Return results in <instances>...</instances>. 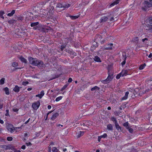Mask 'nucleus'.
Here are the masks:
<instances>
[{"label": "nucleus", "instance_id": "1", "mask_svg": "<svg viewBox=\"0 0 152 152\" xmlns=\"http://www.w3.org/2000/svg\"><path fill=\"white\" fill-rule=\"evenodd\" d=\"M30 63L33 65L37 66L38 67H44L45 65L43 62L36 58L29 57L28 58Z\"/></svg>", "mask_w": 152, "mask_h": 152}, {"label": "nucleus", "instance_id": "2", "mask_svg": "<svg viewBox=\"0 0 152 152\" xmlns=\"http://www.w3.org/2000/svg\"><path fill=\"white\" fill-rule=\"evenodd\" d=\"M108 76L107 78L104 80H102V83L104 84H107L113 78V72H108Z\"/></svg>", "mask_w": 152, "mask_h": 152}, {"label": "nucleus", "instance_id": "3", "mask_svg": "<svg viewBox=\"0 0 152 152\" xmlns=\"http://www.w3.org/2000/svg\"><path fill=\"white\" fill-rule=\"evenodd\" d=\"M70 5L71 4H66L63 5L61 4L58 3L57 4L56 7L62 9V10H64L70 7Z\"/></svg>", "mask_w": 152, "mask_h": 152}, {"label": "nucleus", "instance_id": "4", "mask_svg": "<svg viewBox=\"0 0 152 152\" xmlns=\"http://www.w3.org/2000/svg\"><path fill=\"white\" fill-rule=\"evenodd\" d=\"M40 105V102L39 101L33 103L32 104V108L35 110H37L39 107Z\"/></svg>", "mask_w": 152, "mask_h": 152}, {"label": "nucleus", "instance_id": "5", "mask_svg": "<svg viewBox=\"0 0 152 152\" xmlns=\"http://www.w3.org/2000/svg\"><path fill=\"white\" fill-rule=\"evenodd\" d=\"M113 47V43L109 44L107 45L104 46V50H112Z\"/></svg>", "mask_w": 152, "mask_h": 152}, {"label": "nucleus", "instance_id": "6", "mask_svg": "<svg viewBox=\"0 0 152 152\" xmlns=\"http://www.w3.org/2000/svg\"><path fill=\"white\" fill-rule=\"evenodd\" d=\"M39 24V23L38 22L32 23L31 24V27H33V29L34 30L38 29L39 26H37Z\"/></svg>", "mask_w": 152, "mask_h": 152}, {"label": "nucleus", "instance_id": "7", "mask_svg": "<svg viewBox=\"0 0 152 152\" xmlns=\"http://www.w3.org/2000/svg\"><path fill=\"white\" fill-rule=\"evenodd\" d=\"M109 16H104L102 17L100 20V23H104L109 18Z\"/></svg>", "mask_w": 152, "mask_h": 152}, {"label": "nucleus", "instance_id": "8", "mask_svg": "<svg viewBox=\"0 0 152 152\" xmlns=\"http://www.w3.org/2000/svg\"><path fill=\"white\" fill-rule=\"evenodd\" d=\"M50 0H45L44 1H42L39 3V4L40 5H49L50 2H49Z\"/></svg>", "mask_w": 152, "mask_h": 152}, {"label": "nucleus", "instance_id": "9", "mask_svg": "<svg viewBox=\"0 0 152 152\" xmlns=\"http://www.w3.org/2000/svg\"><path fill=\"white\" fill-rule=\"evenodd\" d=\"M98 44L97 42H93V45L91 46V50L93 51L95 50L96 47L98 46Z\"/></svg>", "mask_w": 152, "mask_h": 152}, {"label": "nucleus", "instance_id": "10", "mask_svg": "<svg viewBox=\"0 0 152 152\" xmlns=\"http://www.w3.org/2000/svg\"><path fill=\"white\" fill-rule=\"evenodd\" d=\"M18 64L17 62H14L12 63V66L13 67H15V68L14 69V70H15L17 69H21V68L20 67H16L18 66Z\"/></svg>", "mask_w": 152, "mask_h": 152}, {"label": "nucleus", "instance_id": "11", "mask_svg": "<svg viewBox=\"0 0 152 152\" xmlns=\"http://www.w3.org/2000/svg\"><path fill=\"white\" fill-rule=\"evenodd\" d=\"M115 124L116 129H117V130L120 132H122L123 130L122 129L121 126H119V125L118 123V122H116V123H115Z\"/></svg>", "mask_w": 152, "mask_h": 152}, {"label": "nucleus", "instance_id": "12", "mask_svg": "<svg viewBox=\"0 0 152 152\" xmlns=\"http://www.w3.org/2000/svg\"><path fill=\"white\" fill-rule=\"evenodd\" d=\"M59 114L58 113H56L54 114L51 118V119L52 120H54L58 116Z\"/></svg>", "mask_w": 152, "mask_h": 152}, {"label": "nucleus", "instance_id": "13", "mask_svg": "<svg viewBox=\"0 0 152 152\" xmlns=\"http://www.w3.org/2000/svg\"><path fill=\"white\" fill-rule=\"evenodd\" d=\"M128 72L127 70H123L121 72V74H122V76L123 77L128 75Z\"/></svg>", "mask_w": 152, "mask_h": 152}, {"label": "nucleus", "instance_id": "14", "mask_svg": "<svg viewBox=\"0 0 152 152\" xmlns=\"http://www.w3.org/2000/svg\"><path fill=\"white\" fill-rule=\"evenodd\" d=\"M129 94V92L127 91L125 94V96L123 97L121 99V100H125L126 99L128 98V95Z\"/></svg>", "mask_w": 152, "mask_h": 152}, {"label": "nucleus", "instance_id": "15", "mask_svg": "<svg viewBox=\"0 0 152 152\" xmlns=\"http://www.w3.org/2000/svg\"><path fill=\"white\" fill-rule=\"evenodd\" d=\"M145 4L147 5L148 8L152 7V2H149L148 1H145L144 2Z\"/></svg>", "mask_w": 152, "mask_h": 152}, {"label": "nucleus", "instance_id": "16", "mask_svg": "<svg viewBox=\"0 0 152 152\" xmlns=\"http://www.w3.org/2000/svg\"><path fill=\"white\" fill-rule=\"evenodd\" d=\"M20 88L18 86H16L13 89V90L15 92L18 93L20 91Z\"/></svg>", "mask_w": 152, "mask_h": 152}, {"label": "nucleus", "instance_id": "17", "mask_svg": "<svg viewBox=\"0 0 152 152\" xmlns=\"http://www.w3.org/2000/svg\"><path fill=\"white\" fill-rule=\"evenodd\" d=\"M19 59L22 62L25 63H26L27 62L26 60L22 56H20L19 58Z\"/></svg>", "mask_w": 152, "mask_h": 152}, {"label": "nucleus", "instance_id": "18", "mask_svg": "<svg viewBox=\"0 0 152 152\" xmlns=\"http://www.w3.org/2000/svg\"><path fill=\"white\" fill-rule=\"evenodd\" d=\"M94 60L95 61L97 62H101V61L100 58L97 56L94 57Z\"/></svg>", "mask_w": 152, "mask_h": 152}, {"label": "nucleus", "instance_id": "19", "mask_svg": "<svg viewBox=\"0 0 152 152\" xmlns=\"http://www.w3.org/2000/svg\"><path fill=\"white\" fill-rule=\"evenodd\" d=\"M7 150L8 149H11L12 150H14V147L12 145H6Z\"/></svg>", "mask_w": 152, "mask_h": 152}, {"label": "nucleus", "instance_id": "20", "mask_svg": "<svg viewBox=\"0 0 152 152\" xmlns=\"http://www.w3.org/2000/svg\"><path fill=\"white\" fill-rule=\"evenodd\" d=\"M99 89H100V88L99 87L96 86H94V87L91 88V90L92 91H96V90H99Z\"/></svg>", "mask_w": 152, "mask_h": 152}, {"label": "nucleus", "instance_id": "21", "mask_svg": "<svg viewBox=\"0 0 152 152\" xmlns=\"http://www.w3.org/2000/svg\"><path fill=\"white\" fill-rule=\"evenodd\" d=\"M38 29V30L40 31H41L45 32H46L48 30V29H47V28L43 27H42V28H39Z\"/></svg>", "mask_w": 152, "mask_h": 152}, {"label": "nucleus", "instance_id": "22", "mask_svg": "<svg viewBox=\"0 0 152 152\" xmlns=\"http://www.w3.org/2000/svg\"><path fill=\"white\" fill-rule=\"evenodd\" d=\"M120 0H116L113 3H112L110 4V6H114L115 4H118L119 3V2Z\"/></svg>", "mask_w": 152, "mask_h": 152}, {"label": "nucleus", "instance_id": "23", "mask_svg": "<svg viewBox=\"0 0 152 152\" xmlns=\"http://www.w3.org/2000/svg\"><path fill=\"white\" fill-rule=\"evenodd\" d=\"M107 127L109 130H112L113 129V126L111 124H108L107 126Z\"/></svg>", "mask_w": 152, "mask_h": 152}, {"label": "nucleus", "instance_id": "24", "mask_svg": "<svg viewBox=\"0 0 152 152\" xmlns=\"http://www.w3.org/2000/svg\"><path fill=\"white\" fill-rule=\"evenodd\" d=\"M4 91L5 92L6 94L8 95L10 94L9 89L7 87H6L4 88Z\"/></svg>", "mask_w": 152, "mask_h": 152}, {"label": "nucleus", "instance_id": "25", "mask_svg": "<svg viewBox=\"0 0 152 152\" xmlns=\"http://www.w3.org/2000/svg\"><path fill=\"white\" fill-rule=\"evenodd\" d=\"M15 12V10H12V11L10 13H9L7 15L8 16H10V17L12 16L13 15V14H14Z\"/></svg>", "mask_w": 152, "mask_h": 152}, {"label": "nucleus", "instance_id": "26", "mask_svg": "<svg viewBox=\"0 0 152 152\" xmlns=\"http://www.w3.org/2000/svg\"><path fill=\"white\" fill-rule=\"evenodd\" d=\"M122 57H123V59L124 60H126L127 58L126 53L125 52L123 53H122Z\"/></svg>", "mask_w": 152, "mask_h": 152}, {"label": "nucleus", "instance_id": "27", "mask_svg": "<svg viewBox=\"0 0 152 152\" xmlns=\"http://www.w3.org/2000/svg\"><path fill=\"white\" fill-rule=\"evenodd\" d=\"M84 134V132L82 131H80L79 133H78L77 135V138H79L81 136H83Z\"/></svg>", "mask_w": 152, "mask_h": 152}, {"label": "nucleus", "instance_id": "28", "mask_svg": "<svg viewBox=\"0 0 152 152\" xmlns=\"http://www.w3.org/2000/svg\"><path fill=\"white\" fill-rule=\"evenodd\" d=\"M113 68L112 65H108V72H112L111 70Z\"/></svg>", "mask_w": 152, "mask_h": 152}, {"label": "nucleus", "instance_id": "29", "mask_svg": "<svg viewBox=\"0 0 152 152\" xmlns=\"http://www.w3.org/2000/svg\"><path fill=\"white\" fill-rule=\"evenodd\" d=\"M71 19L72 20L75 19L77 18H78L79 17V15L77 16H72L70 15L69 16Z\"/></svg>", "mask_w": 152, "mask_h": 152}, {"label": "nucleus", "instance_id": "30", "mask_svg": "<svg viewBox=\"0 0 152 152\" xmlns=\"http://www.w3.org/2000/svg\"><path fill=\"white\" fill-rule=\"evenodd\" d=\"M138 38L137 37H136L133 39V41L136 43H137L138 42Z\"/></svg>", "mask_w": 152, "mask_h": 152}, {"label": "nucleus", "instance_id": "31", "mask_svg": "<svg viewBox=\"0 0 152 152\" xmlns=\"http://www.w3.org/2000/svg\"><path fill=\"white\" fill-rule=\"evenodd\" d=\"M23 18L22 16H19L17 17V20L19 22L22 21L23 20Z\"/></svg>", "mask_w": 152, "mask_h": 152}, {"label": "nucleus", "instance_id": "32", "mask_svg": "<svg viewBox=\"0 0 152 152\" xmlns=\"http://www.w3.org/2000/svg\"><path fill=\"white\" fill-rule=\"evenodd\" d=\"M129 124L128 122L125 123L123 124V126L126 127V129H127V128H129Z\"/></svg>", "mask_w": 152, "mask_h": 152}, {"label": "nucleus", "instance_id": "33", "mask_svg": "<svg viewBox=\"0 0 152 152\" xmlns=\"http://www.w3.org/2000/svg\"><path fill=\"white\" fill-rule=\"evenodd\" d=\"M8 22L10 24H12L15 23L16 22V21L14 20H11L8 21Z\"/></svg>", "mask_w": 152, "mask_h": 152}, {"label": "nucleus", "instance_id": "34", "mask_svg": "<svg viewBox=\"0 0 152 152\" xmlns=\"http://www.w3.org/2000/svg\"><path fill=\"white\" fill-rule=\"evenodd\" d=\"M4 13H4V11H0V17L3 19H4V17L3 16V15L4 14Z\"/></svg>", "mask_w": 152, "mask_h": 152}, {"label": "nucleus", "instance_id": "35", "mask_svg": "<svg viewBox=\"0 0 152 152\" xmlns=\"http://www.w3.org/2000/svg\"><path fill=\"white\" fill-rule=\"evenodd\" d=\"M146 66V65L145 64H143L141 65L139 68V69L140 70H142L143 69L145 66Z\"/></svg>", "mask_w": 152, "mask_h": 152}, {"label": "nucleus", "instance_id": "36", "mask_svg": "<svg viewBox=\"0 0 152 152\" xmlns=\"http://www.w3.org/2000/svg\"><path fill=\"white\" fill-rule=\"evenodd\" d=\"M5 80V78H2L0 80V83L2 85L4 83Z\"/></svg>", "mask_w": 152, "mask_h": 152}, {"label": "nucleus", "instance_id": "37", "mask_svg": "<svg viewBox=\"0 0 152 152\" xmlns=\"http://www.w3.org/2000/svg\"><path fill=\"white\" fill-rule=\"evenodd\" d=\"M111 120L115 122V123H116V122H117V121L116 120V118H115L112 117H111Z\"/></svg>", "mask_w": 152, "mask_h": 152}, {"label": "nucleus", "instance_id": "38", "mask_svg": "<svg viewBox=\"0 0 152 152\" xmlns=\"http://www.w3.org/2000/svg\"><path fill=\"white\" fill-rule=\"evenodd\" d=\"M53 152H58V150L56 147H53L52 150Z\"/></svg>", "mask_w": 152, "mask_h": 152}, {"label": "nucleus", "instance_id": "39", "mask_svg": "<svg viewBox=\"0 0 152 152\" xmlns=\"http://www.w3.org/2000/svg\"><path fill=\"white\" fill-rule=\"evenodd\" d=\"M127 129L128 130L129 132L131 133H132L133 132V130L132 129L130 128L129 127L127 128Z\"/></svg>", "mask_w": 152, "mask_h": 152}, {"label": "nucleus", "instance_id": "40", "mask_svg": "<svg viewBox=\"0 0 152 152\" xmlns=\"http://www.w3.org/2000/svg\"><path fill=\"white\" fill-rule=\"evenodd\" d=\"M62 98V96H59L58 97H57L56 99V101H57V102H58V101H59Z\"/></svg>", "mask_w": 152, "mask_h": 152}, {"label": "nucleus", "instance_id": "41", "mask_svg": "<svg viewBox=\"0 0 152 152\" xmlns=\"http://www.w3.org/2000/svg\"><path fill=\"white\" fill-rule=\"evenodd\" d=\"M122 74H121V72L119 74H118L116 76V77L117 79H119L121 76H122Z\"/></svg>", "mask_w": 152, "mask_h": 152}, {"label": "nucleus", "instance_id": "42", "mask_svg": "<svg viewBox=\"0 0 152 152\" xmlns=\"http://www.w3.org/2000/svg\"><path fill=\"white\" fill-rule=\"evenodd\" d=\"M1 148H3L5 150H7V145H1Z\"/></svg>", "mask_w": 152, "mask_h": 152}, {"label": "nucleus", "instance_id": "43", "mask_svg": "<svg viewBox=\"0 0 152 152\" xmlns=\"http://www.w3.org/2000/svg\"><path fill=\"white\" fill-rule=\"evenodd\" d=\"M29 83L28 81L23 82L22 84L23 85L26 86Z\"/></svg>", "mask_w": 152, "mask_h": 152}, {"label": "nucleus", "instance_id": "44", "mask_svg": "<svg viewBox=\"0 0 152 152\" xmlns=\"http://www.w3.org/2000/svg\"><path fill=\"white\" fill-rule=\"evenodd\" d=\"M7 140L8 141H11L12 140V137H8Z\"/></svg>", "mask_w": 152, "mask_h": 152}, {"label": "nucleus", "instance_id": "45", "mask_svg": "<svg viewBox=\"0 0 152 152\" xmlns=\"http://www.w3.org/2000/svg\"><path fill=\"white\" fill-rule=\"evenodd\" d=\"M148 8L146 6H145V7H142V10H144V11H146L147 9Z\"/></svg>", "mask_w": 152, "mask_h": 152}, {"label": "nucleus", "instance_id": "46", "mask_svg": "<svg viewBox=\"0 0 152 152\" xmlns=\"http://www.w3.org/2000/svg\"><path fill=\"white\" fill-rule=\"evenodd\" d=\"M36 96L37 97H39L40 99L42 97L40 94L36 95Z\"/></svg>", "mask_w": 152, "mask_h": 152}, {"label": "nucleus", "instance_id": "47", "mask_svg": "<svg viewBox=\"0 0 152 152\" xmlns=\"http://www.w3.org/2000/svg\"><path fill=\"white\" fill-rule=\"evenodd\" d=\"M40 94L42 96H43L44 95V91H42L41 92Z\"/></svg>", "mask_w": 152, "mask_h": 152}, {"label": "nucleus", "instance_id": "48", "mask_svg": "<svg viewBox=\"0 0 152 152\" xmlns=\"http://www.w3.org/2000/svg\"><path fill=\"white\" fill-rule=\"evenodd\" d=\"M68 85H69V84L68 83H67L66 84L64 85L63 87V88L65 89L68 86Z\"/></svg>", "mask_w": 152, "mask_h": 152}, {"label": "nucleus", "instance_id": "49", "mask_svg": "<svg viewBox=\"0 0 152 152\" xmlns=\"http://www.w3.org/2000/svg\"><path fill=\"white\" fill-rule=\"evenodd\" d=\"M107 136V134H103V135H102V136H101V137H104V138H105Z\"/></svg>", "mask_w": 152, "mask_h": 152}, {"label": "nucleus", "instance_id": "50", "mask_svg": "<svg viewBox=\"0 0 152 152\" xmlns=\"http://www.w3.org/2000/svg\"><path fill=\"white\" fill-rule=\"evenodd\" d=\"M8 130L10 131L11 132H14V130L12 128H10L8 129Z\"/></svg>", "mask_w": 152, "mask_h": 152}, {"label": "nucleus", "instance_id": "51", "mask_svg": "<svg viewBox=\"0 0 152 152\" xmlns=\"http://www.w3.org/2000/svg\"><path fill=\"white\" fill-rule=\"evenodd\" d=\"M148 39L147 38H145L144 39H142V41L143 42H144L145 41H148Z\"/></svg>", "mask_w": 152, "mask_h": 152}, {"label": "nucleus", "instance_id": "52", "mask_svg": "<svg viewBox=\"0 0 152 152\" xmlns=\"http://www.w3.org/2000/svg\"><path fill=\"white\" fill-rule=\"evenodd\" d=\"M126 60H124V61L121 63V65L122 66L124 65L126 63Z\"/></svg>", "mask_w": 152, "mask_h": 152}, {"label": "nucleus", "instance_id": "53", "mask_svg": "<svg viewBox=\"0 0 152 152\" xmlns=\"http://www.w3.org/2000/svg\"><path fill=\"white\" fill-rule=\"evenodd\" d=\"M9 110H6V113L5 114V115L6 116H7L8 115H9Z\"/></svg>", "mask_w": 152, "mask_h": 152}, {"label": "nucleus", "instance_id": "54", "mask_svg": "<svg viewBox=\"0 0 152 152\" xmlns=\"http://www.w3.org/2000/svg\"><path fill=\"white\" fill-rule=\"evenodd\" d=\"M46 12V13H45V14H43V15L45 16H46V17H49V16L48 15V12L47 11Z\"/></svg>", "mask_w": 152, "mask_h": 152}, {"label": "nucleus", "instance_id": "55", "mask_svg": "<svg viewBox=\"0 0 152 152\" xmlns=\"http://www.w3.org/2000/svg\"><path fill=\"white\" fill-rule=\"evenodd\" d=\"M72 81V79L71 78H69L68 80V82L69 83H71V82Z\"/></svg>", "mask_w": 152, "mask_h": 152}, {"label": "nucleus", "instance_id": "56", "mask_svg": "<svg viewBox=\"0 0 152 152\" xmlns=\"http://www.w3.org/2000/svg\"><path fill=\"white\" fill-rule=\"evenodd\" d=\"M102 138V137H101V136H99L98 137V141L99 142H100V140Z\"/></svg>", "mask_w": 152, "mask_h": 152}, {"label": "nucleus", "instance_id": "57", "mask_svg": "<svg viewBox=\"0 0 152 152\" xmlns=\"http://www.w3.org/2000/svg\"><path fill=\"white\" fill-rule=\"evenodd\" d=\"M26 144L27 145V146H28L29 145H31V142H26Z\"/></svg>", "mask_w": 152, "mask_h": 152}, {"label": "nucleus", "instance_id": "58", "mask_svg": "<svg viewBox=\"0 0 152 152\" xmlns=\"http://www.w3.org/2000/svg\"><path fill=\"white\" fill-rule=\"evenodd\" d=\"M13 151H14V152H20V151L17 150L15 149L14 148V150Z\"/></svg>", "mask_w": 152, "mask_h": 152}, {"label": "nucleus", "instance_id": "59", "mask_svg": "<svg viewBox=\"0 0 152 152\" xmlns=\"http://www.w3.org/2000/svg\"><path fill=\"white\" fill-rule=\"evenodd\" d=\"M26 148V146L25 145H23L22 146L21 148L22 149H25Z\"/></svg>", "mask_w": 152, "mask_h": 152}, {"label": "nucleus", "instance_id": "60", "mask_svg": "<svg viewBox=\"0 0 152 152\" xmlns=\"http://www.w3.org/2000/svg\"><path fill=\"white\" fill-rule=\"evenodd\" d=\"M105 41L106 40L105 39H103V40L101 41V43L102 44H103L105 42Z\"/></svg>", "mask_w": 152, "mask_h": 152}, {"label": "nucleus", "instance_id": "61", "mask_svg": "<svg viewBox=\"0 0 152 152\" xmlns=\"http://www.w3.org/2000/svg\"><path fill=\"white\" fill-rule=\"evenodd\" d=\"M13 111H14L15 112H16L18 111V109L17 108L14 109H13Z\"/></svg>", "mask_w": 152, "mask_h": 152}, {"label": "nucleus", "instance_id": "62", "mask_svg": "<svg viewBox=\"0 0 152 152\" xmlns=\"http://www.w3.org/2000/svg\"><path fill=\"white\" fill-rule=\"evenodd\" d=\"M114 20V18L113 17H112L110 19V21H113Z\"/></svg>", "mask_w": 152, "mask_h": 152}, {"label": "nucleus", "instance_id": "63", "mask_svg": "<svg viewBox=\"0 0 152 152\" xmlns=\"http://www.w3.org/2000/svg\"><path fill=\"white\" fill-rule=\"evenodd\" d=\"M30 118H29L28 119V120L26 121V122L25 123V124H27V123H28L29 122V121H30Z\"/></svg>", "mask_w": 152, "mask_h": 152}, {"label": "nucleus", "instance_id": "64", "mask_svg": "<svg viewBox=\"0 0 152 152\" xmlns=\"http://www.w3.org/2000/svg\"><path fill=\"white\" fill-rule=\"evenodd\" d=\"M152 56V53H151L149 55L148 57L149 58H151Z\"/></svg>", "mask_w": 152, "mask_h": 152}]
</instances>
